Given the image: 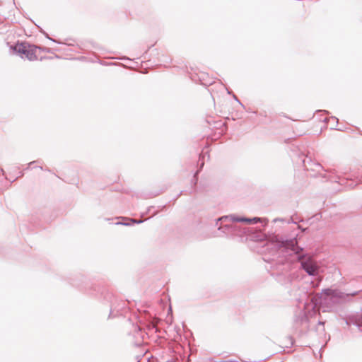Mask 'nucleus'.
Segmentation results:
<instances>
[{"instance_id":"8","label":"nucleus","mask_w":362,"mask_h":362,"mask_svg":"<svg viewBox=\"0 0 362 362\" xmlns=\"http://www.w3.org/2000/svg\"><path fill=\"white\" fill-rule=\"evenodd\" d=\"M119 314V309L117 308H110L109 318L115 317Z\"/></svg>"},{"instance_id":"17","label":"nucleus","mask_w":362,"mask_h":362,"mask_svg":"<svg viewBox=\"0 0 362 362\" xmlns=\"http://www.w3.org/2000/svg\"><path fill=\"white\" fill-rule=\"evenodd\" d=\"M233 97L236 102H238L240 105H242L243 107V105L242 104V103L240 101V100L238 98V97L235 95L233 94Z\"/></svg>"},{"instance_id":"15","label":"nucleus","mask_w":362,"mask_h":362,"mask_svg":"<svg viewBox=\"0 0 362 362\" xmlns=\"http://www.w3.org/2000/svg\"><path fill=\"white\" fill-rule=\"evenodd\" d=\"M23 175H24L23 172H22V171L19 172L18 175L17 176V177L14 178V179L11 181V182H13L16 180H17V179H18V178H19V177H23Z\"/></svg>"},{"instance_id":"28","label":"nucleus","mask_w":362,"mask_h":362,"mask_svg":"<svg viewBox=\"0 0 362 362\" xmlns=\"http://www.w3.org/2000/svg\"><path fill=\"white\" fill-rule=\"evenodd\" d=\"M227 92H228V94H231V93H231V91H230V90H228V89H227Z\"/></svg>"},{"instance_id":"20","label":"nucleus","mask_w":362,"mask_h":362,"mask_svg":"<svg viewBox=\"0 0 362 362\" xmlns=\"http://www.w3.org/2000/svg\"><path fill=\"white\" fill-rule=\"evenodd\" d=\"M117 224H122L124 226H132V223H117Z\"/></svg>"},{"instance_id":"21","label":"nucleus","mask_w":362,"mask_h":362,"mask_svg":"<svg viewBox=\"0 0 362 362\" xmlns=\"http://www.w3.org/2000/svg\"><path fill=\"white\" fill-rule=\"evenodd\" d=\"M356 185H357V183L354 184V182H351V183L349 184V187H352V188L354 187Z\"/></svg>"},{"instance_id":"5","label":"nucleus","mask_w":362,"mask_h":362,"mask_svg":"<svg viewBox=\"0 0 362 362\" xmlns=\"http://www.w3.org/2000/svg\"><path fill=\"white\" fill-rule=\"evenodd\" d=\"M299 158L302 162L305 170L319 173L322 168L319 163L313 160L311 157L308 156L302 155Z\"/></svg>"},{"instance_id":"30","label":"nucleus","mask_w":362,"mask_h":362,"mask_svg":"<svg viewBox=\"0 0 362 362\" xmlns=\"http://www.w3.org/2000/svg\"><path fill=\"white\" fill-rule=\"evenodd\" d=\"M318 323H319V325H323V324H324V323H323V322H322L321 321H319V322H318Z\"/></svg>"},{"instance_id":"6","label":"nucleus","mask_w":362,"mask_h":362,"mask_svg":"<svg viewBox=\"0 0 362 362\" xmlns=\"http://www.w3.org/2000/svg\"><path fill=\"white\" fill-rule=\"evenodd\" d=\"M345 323L346 325H354L358 328L362 327L361 317L358 318L356 315H351L348 316L345 320Z\"/></svg>"},{"instance_id":"10","label":"nucleus","mask_w":362,"mask_h":362,"mask_svg":"<svg viewBox=\"0 0 362 362\" xmlns=\"http://www.w3.org/2000/svg\"><path fill=\"white\" fill-rule=\"evenodd\" d=\"M40 32L45 35V37L46 38H47L48 40L55 42V43H57V44H61L62 43V41H59V40H57L55 39H53L51 37H49V35L46 33L45 32L44 30H42L41 28H40Z\"/></svg>"},{"instance_id":"1","label":"nucleus","mask_w":362,"mask_h":362,"mask_svg":"<svg viewBox=\"0 0 362 362\" xmlns=\"http://www.w3.org/2000/svg\"><path fill=\"white\" fill-rule=\"evenodd\" d=\"M277 257L272 259L271 268L276 271L272 275H287L292 269L295 262L300 263V267L309 276H315L318 274V266L313 257L303 252V247L298 245L296 238H287L279 235L271 238Z\"/></svg>"},{"instance_id":"7","label":"nucleus","mask_w":362,"mask_h":362,"mask_svg":"<svg viewBox=\"0 0 362 362\" xmlns=\"http://www.w3.org/2000/svg\"><path fill=\"white\" fill-rule=\"evenodd\" d=\"M330 121H333V127H331L332 129H337L335 126L338 124V119L336 117L332 116L330 117H326L323 119V122L327 123Z\"/></svg>"},{"instance_id":"11","label":"nucleus","mask_w":362,"mask_h":362,"mask_svg":"<svg viewBox=\"0 0 362 362\" xmlns=\"http://www.w3.org/2000/svg\"><path fill=\"white\" fill-rule=\"evenodd\" d=\"M286 339H287V340H288V345H286V348H290V347H291V346L293 345L294 341H294V339H293V338L291 336H288V337H286Z\"/></svg>"},{"instance_id":"31","label":"nucleus","mask_w":362,"mask_h":362,"mask_svg":"<svg viewBox=\"0 0 362 362\" xmlns=\"http://www.w3.org/2000/svg\"><path fill=\"white\" fill-rule=\"evenodd\" d=\"M199 161H200V160H201V155H199Z\"/></svg>"},{"instance_id":"29","label":"nucleus","mask_w":362,"mask_h":362,"mask_svg":"<svg viewBox=\"0 0 362 362\" xmlns=\"http://www.w3.org/2000/svg\"><path fill=\"white\" fill-rule=\"evenodd\" d=\"M182 192L181 191V192H180V194H178L177 195V197H176V198H177L178 197H180V195L182 194Z\"/></svg>"},{"instance_id":"22","label":"nucleus","mask_w":362,"mask_h":362,"mask_svg":"<svg viewBox=\"0 0 362 362\" xmlns=\"http://www.w3.org/2000/svg\"><path fill=\"white\" fill-rule=\"evenodd\" d=\"M199 173V170L197 171V173H195V175H194V178L195 179V182L197 181V175Z\"/></svg>"},{"instance_id":"12","label":"nucleus","mask_w":362,"mask_h":362,"mask_svg":"<svg viewBox=\"0 0 362 362\" xmlns=\"http://www.w3.org/2000/svg\"><path fill=\"white\" fill-rule=\"evenodd\" d=\"M298 319L301 323H303L304 322H307L308 320V318L305 314H303L302 315L299 316Z\"/></svg>"},{"instance_id":"4","label":"nucleus","mask_w":362,"mask_h":362,"mask_svg":"<svg viewBox=\"0 0 362 362\" xmlns=\"http://www.w3.org/2000/svg\"><path fill=\"white\" fill-rule=\"evenodd\" d=\"M11 49L21 58L26 59L29 61H35L37 59L36 50L37 49H40V47L25 41L21 42L18 41L11 47Z\"/></svg>"},{"instance_id":"18","label":"nucleus","mask_w":362,"mask_h":362,"mask_svg":"<svg viewBox=\"0 0 362 362\" xmlns=\"http://www.w3.org/2000/svg\"><path fill=\"white\" fill-rule=\"evenodd\" d=\"M131 222H132V223H136V224H139V223H142V222H143V221H141V220H135V219H132V220H131Z\"/></svg>"},{"instance_id":"23","label":"nucleus","mask_w":362,"mask_h":362,"mask_svg":"<svg viewBox=\"0 0 362 362\" xmlns=\"http://www.w3.org/2000/svg\"><path fill=\"white\" fill-rule=\"evenodd\" d=\"M120 59H122V60H130V59L129 57H123Z\"/></svg>"},{"instance_id":"9","label":"nucleus","mask_w":362,"mask_h":362,"mask_svg":"<svg viewBox=\"0 0 362 362\" xmlns=\"http://www.w3.org/2000/svg\"><path fill=\"white\" fill-rule=\"evenodd\" d=\"M133 327L134 329V332L136 334L139 335L142 339H144V333L142 332L141 327L138 325H133Z\"/></svg>"},{"instance_id":"25","label":"nucleus","mask_w":362,"mask_h":362,"mask_svg":"<svg viewBox=\"0 0 362 362\" xmlns=\"http://www.w3.org/2000/svg\"><path fill=\"white\" fill-rule=\"evenodd\" d=\"M36 168H38V169H40V170H44L43 167L40 166V165L36 166Z\"/></svg>"},{"instance_id":"16","label":"nucleus","mask_w":362,"mask_h":362,"mask_svg":"<svg viewBox=\"0 0 362 362\" xmlns=\"http://www.w3.org/2000/svg\"><path fill=\"white\" fill-rule=\"evenodd\" d=\"M62 43H61L60 45H68V46H74V44L71 42H62Z\"/></svg>"},{"instance_id":"2","label":"nucleus","mask_w":362,"mask_h":362,"mask_svg":"<svg viewBox=\"0 0 362 362\" xmlns=\"http://www.w3.org/2000/svg\"><path fill=\"white\" fill-rule=\"evenodd\" d=\"M267 218H262L259 217L246 218L239 216L236 214H230L222 216L215 219V226L217 227L216 236H222L231 238L239 241L247 240V239L252 240L255 238L256 240H262L264 234L258 233L254 235L253 227L243 226L240 223L246 224H256L262 223L266 225L268 223Z\"/></svg>"},{"instance_id":"27","label":"nucleus","mask_w":362,"mask_h":362,"mask_svg":"<svg viewBox=\"0 0 362 362\" xmlns=\"http://www.w3.org/2000/svg\"><path fill=\"white\" fill-rule=\"evenodd\" d=\"M44 170H46V171L50 172V170L49 168H45Z\"/></svg>"},{"instance_id":"19","label":"nucleus","mask_w":362,"mask_h":362,"mask_svg":"<svg viewBox=\"0 0 362 362\" xmlns=\"http://www.w3.org/2000/svg\"><path fill=\"white\" fill-rule=\"evenodd\" d=\"M274 222H276V221H284V218H276L273 220Z\"/></svg>"},{"instance_id":"24","label":"nucleus","mask_w":362,"mask_h":362,"mask_svg":"<svg viewBox=\"0 0 362 362\" xmlns=\"http://www.w3.org/2000/svg\"><path fill=\"white\" fill-rule=\"evenodd\" d=\"M0 170H1V173H2V175H5V171L4 170V169L1 168Z\"/></svg>"},{"instance_id":"3","label":"nucleus","mask_w":362,"mask_h":362,"mask_svg":"<svg viewBox=\"0 0 362 362\" xmlns=\"http://www.w3.org/2000/svg\"><path fill=\"white\" fill-rule=\"evenodd\" d=\"M362 288L351 293H344L339 289L325 288L322 290L321 296L320 297L322 300L330 301L333 304H342L350 300L351 296H356Z\"/></svg>"},{"instance_id":"14","label":"nucleus","mask_w":362,"mask_h":362,"mask_svg":"<svg viewBox=\"0 0 362 362\" xmlns=\"http://www.w3.org/2000/svg\"><path fill=\"white\" fill-rule=\"evenodd\" d=\"M35 163H39V160H33V161H31L28 163V167L25 169V170H29L30 168V165H32L33 164Z\"/></svg>"},{"instance_id":"26","label":"nucleus","mask_w":362,"mask_h":362,"mask_svg":"<svg viewBox=\"0 0 362 362\" xmlns=\"http://www.w3.org/2000/svg\"><path fill=\"white\" fill-rule=\"evenodd\" d=\"M203 165H204V161H202V163H201V168H202Z\"/></svg>"},{"instance_id":"13","label":"nucleus","mask_w":362,"mask_h":362,"mask_svg":"<svg viewBox=\"0 0 362 362\" xmlns=\"http://www.w3.org/2000/svg\"><path fill=\"white\" fill-rule=\"evenodd\" d=\"M42 51L46 52V53H53V51L51 48H47V47H44V48H41L40 49Z\"/></svg>"}]
</instances>
